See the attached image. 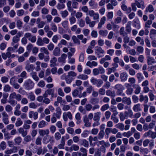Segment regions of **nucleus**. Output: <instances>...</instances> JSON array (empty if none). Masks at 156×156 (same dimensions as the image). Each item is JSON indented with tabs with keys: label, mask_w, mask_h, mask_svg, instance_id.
Returning <instances> with one entry per match:
<instances>
[{
	"label": "nucleus",
	"mask_w": 156,
	"mask_h": 156,
	"mask_svg": "<svg viewBox=\"0 0 156 156\" xmlns=\"http://www.w3.org/2000/svg\"><path fill=\"white\" fill-rule=\"evenodd\" d=\"M34 83L30 79H28L24 81L23 86L25 90H29L34 88Z\"/></svg>",
	"instance_id": "1"
},
{
	"label": "nucleus",
	"mask_w": 156,
	"mask_h": 156,
	"mask_svg": "<svg viewBox=\"0 0 156 156\" xmlns=\"http://www.w3.org/2000/svg\"><path fill=\"white\" fill-rule=\"evenodd\" d=\"M24 36L25 37L28 38V40L32 43H34L36 41L37 38L36 36L32 35L30 33L27 32L26 33Z\"/></svg>",
	"instance_id": "2"
},
{
	"label": "nucleus",
	"mask_w": 156,
	"mask_h": 156,
	"mask_svg": "<svg viewBox=\"0 0 156 156\" xmlns=\"http://www.w3.org/2000/svg\"><path fill=\"white\" fill-rule=\"evenodd\" d=\"M61 79L62 80L65 79L66 83L67 84L70 83L73 80V78L72 77H70L68 74L66 75L65 73L63 74L61 76Z\"/></svg>",
	"instance_id": "3"
},
{
	"label": "nucleus",
	"mask_w": 156,
	"mask_h": 156,
	"mask_svg": "<svg viewBox=\"0 0 156 156\" xmlns=\"http://www.w3.org/2000/svg\"><path fill=\"white\" fill-rule=\"evenodd\" d=\"M88 15L91 17H93L94 20H98L99 19V15L98 13H95L93 10H89Z\"/></svg>",
	"instance_id": "4"
},
{
	"label": "nucleus",
	"mask_w": 156,
	"mask_h": 156,
	"mask_svg": "<svg viewBox=\"0 0 156 156\" xmlns=\"http://www.w3.org/2000/svg\"><path fill=\"white\" fill-rule=\"evenodd\" d=\"M126 89V94L129 95H131L133 93V88L131 87L129 83H125V84Z\"/></svg>",
	"instance_id": "5"
},
{
	"label": "nucleus",
	"mask_w": 156,
	"mask_h": 156,
	"mask_svg": "<svg viewBox=\"0 0 156 156\" xmlns=\"http://www.w3.org/2000/svg\"><path fill=\"white\" fill-rule=\"evenodd\" d=\"M2 120L3 122L5 125L8 124L9 123V115L7 113L4 111L2 113Z\"/></svg>",
	"instance_id": "6"
},
{
	"label": "nucleus",
	"mask_w": 156,
	"mask_h": 156,
	"mask_svg": "<svg viewBox=\"0 0 156 156\" xmlns=\"http://www.w3.org/2000/svg\"><path fill=\"white\" fill-rule=\"evenodd\" d=\"M54 140H53V137L50 136H44L43 139V142L44 144H46L49 142H53Z\"/></svg>",
	"instance_id": "7"
},
{
	"label": "nucleus",
	"mask_w": 156,
	"mask_h": 156,
	"mask_svg": "<svg viewBox=\"0 0 156 156\" xmlns=\"http://www.w3.org/2000/svg\"><path fill=\"white\" fill-rule=\"evenodd\" d=\"M96 48V55L98 56V58L102 57V56L101 55V54H103L105 53V51L101 47L97 46Z\"/></svg>",
	"instance_id": "8"
},
{
	"label": "nucleus",
	"mask_w": 156,
	"mask_h": 156,
	"mask_svg": "<svg viewBox=\"0 0 156 156\" xmlns=\"http://www.w3.org/2000/svg\"><path fill=\"white\" fill-rule=\"evenodd\" d=\"M38 56L39 59L41 60H42L44 59V61L45 62H48L50 59L49 55L45 56L44 54L42 52L39 53Z\"/></svg>",
	"instance_id": "9"
},
{
	"label": "nucleus",
	"mask_w": 156,
	"mask_h": 156,
	"mask_svg": "<svg viewBox=\"0 0 156 156\" xmlns=\"http://www.w3.org/2000/svg\"><path fill=\"white\" fill-rule=\"evenodd\" d=\"M56 113H53V115L56 117L57 119H59L61 117L62 111L60 107H58L56 109Z\"/></svg>",
	"instance_id": "10"
},
{
	"label": "nucleus",
	"mask_w": 156,
	"mask_h": 156,
	"mask_svg": "<svg viewBox=\"0 0 156 156\" xmlns=\"http://www.w3.org/2000/svg\"><path fill=\"white\" fill-rule=\"evenodd\" d=\"M28 116L30 118H32L33 117L34 120L37 119L38 117V113L37 112H34V111L29 112Z\"/></svg>",
	"instance_id": "11"
},
{
	"label": "nucleus",
	"mask_w": 156,
	"mask_h": 156,
	"mask_svg": "<svg viewBox=\"0 0 156 156\" xmlns=\"http://www.w3.org/2000/svg\"><path fill=\"white\" fill-rule=\"evenodd\" d=\"M60 143V144L58 145V147H57L59 149H63L65 144L64 136H62V137Z\"/></svg>",
	"instance_id": "12"
},
{
	"label": "nucleus",
	"mask_w": 156,
	"mask_h": 156,
	"mask_svg": "<svg viewBox=\"0 0 156 156\" xmlns=\"http://www.w3.org/2000/svg\"><path fill=\"white\" fill-rule=\"evenodd\" d=\"M128 75L125 72H123L120 74V78L121 79V81L122 82L126 81L127 79Z\"/></svg>",
	"instance_id": "13"
},
{
	"label": "nucleus",
	"mask_w": 156,
	"mask_h": 156,
	"mask_svg": "<svg viewBox=\"0 0 156 156\" xmlns=\"http://www.w3.org/2000/svg\"><path fill=\"white\" fill-rule=\"evenodd\" d=\"M18 131L19 133L21 134L23 137H25L27 134V131L22 127L19 128L18 129Z\"/></svg>",
	"instance_id": "14"
},
{
	"label": "nucleus",
	"mask_w": 156,
	"mask_h": 156,
	"mask_svg": "<svg viewBox=\"0 0 156 156\" xmlns=\"http://www.w3.org/2000/svg\"><path fill=\"white\" fill-rule=\"evenodd\" d=\"M67 57V55L66 54H62L61 56L58 58V61L60 62L64 63L65 62V60Z\"/></svg>",
	"instance_id": "15"
},
{
	"label": "nucleus",
	"mask_w": 156,
	"mask_h": 156,
	"mask_svg": "<svg viewBox=\"0 0 156 156\" xmlns=\"http://www.w3.org/2000/svg\"><path fill=\"white\" fill-rule=\"evenodd\" d=\"M79 144L80 145L86 147H87L89 146L88 142L85 139L80 140Z\"/></svg>",
	"instance_id": "16"
},
{
	"label": "nucleus",
	"mask_w": 156,
	"mask_h": 156,
	"mask_svg": "<svg viewBox=\"0 0 156 156\" xmlns=\"http://www.w3.org/2000/svg\"><path fill=\"white\" fill-rule=\"evenodd\" d=\"M53 55L56 56H58L60 55V49L58 47L55 48L53 52Z\"/></svg>",
	"instance_id": "17"
},
{
	"label": "nucleus",
	"mask_w": 156,
	"mask_h": 156,
	"mask_svg": "<svg viewBox=\"0 0 156 156\" xmlns=\"http://www.w3.org/2000/svg\"><path fill=\"white\" fill-rule=\"evenodd\" d=\"M25 69L28 72L33 71L34 69V66L32 64H27L25 67Z\"/></svg>",
	"instance_id": "18"
},
{
	"label": "nucleus",
	"mask_w": 156,
	"mask_h": 156,
	"mask_svg": "<svg viewBox=\"0 0 156 156\" xmlns=\"http://www.w3.org/2000/svg\"><path fill=\"white\" fill-rule=\"evenodd\" d=\"M101 113L100 112H98L94 114L93 120L94 121H99L100 118V115Z\"/></svg>",
	"instance_id": "19"
},
{
	"label": "nucleus",
	"mask_w": 156,
	"mask_h": 156,
	"mask_svg": "<svg viewBox=\"0 0 156 156\" xmlns=\"http://www.w3.org/2000/svg\"><path fill=\"white\" fill-rule=\"evenodd\" d=\"M139 2L137 1H135V2L138 8H141L143 9L145 8V6L144 5V2L143 1H140L139 0Z\"/></svg>",
	"instance_id": "20"
},
{
	"label": "nucleus",
	"mask_w": 156,
	"mask_h": 156,
	"mask_svg": "<svg viewBox=\"0 0 156 156\" xmlns=\"http://www.w3.org/2000/svg\"><path fill=\"white\" fill-rule=\"evenodd\" d=\"M49 95H51V98L56 97V94H55L54 93L55 90L54 89H49L46 90Z\"/></svg>",
	"instance_id": "21"
},
{
	"label": "nucleus",
	"mask_w": 156,
	"mask_h": 156,
	"mask_svg": "<svg viewBox=\"0 0 156 156\" xmlns=\"http://www.w3.org/2000/svg\"><path fill=\"white\" fill-rule=\"evenodd\" d=\"M132 22L129 21L128 22L126 27V31L128 33H130L131 30V25Z\"/></svg>",
	"instance_id": "22"
},
{
	"label": "nucleus",
	"mask_w": 156,
	"mask_h": 156,
	"mask_svg": "<svg viewBox=\"0 0 156 156\" xmlns=\"http://www.w3.org/2000/svg\"><path fill=\"white\" fill-rule=\"evenodd\" d=\"M122 102L125 103L127 105H130L131 104V99L130 98H128L126 97L123 98Z\"/></svg>",
	"instance_id": "23"
},
{
	"label": "nucleus",
	"mask_w": 156,
	"mask_h": 156,
	"mask_svg": "<svg viewBox=\"0 0 156 156\" xmlns=\"http://www.w3.org/2000/svg\"><path fill=\"white\" fill-rule=\"evenodd\" d=\"M30 75L33 80L36 81L37 82L39 80V79L36 72H32L30 73Z\"/></svg>",
	"instance_id": "24"
},
{
	"label": "nucleus",
	"mask_w": 156,
	"mask_h": 156,
	"mask_svg": "<svg viewBox=\"0 0 156 156\" xmlns=\"http://www.w3.org/2000/svg\"><path fill=\"white\" fill-rule=\"evenodd\" d=\"M17 151V147H14L12 149L7 150L5 151V153L7 154H11L13 152H16Z\"/></svg>",
	"instance_id": "25"
},
{
	"label": "nucleus",
	"mask_w": 156,
	"mask_h": 156,
	"mask_svg": "<svg viewBox=\"0 0 156 156\" xmlns=\"http://www.w3.org/2000/svg\"><path fill=\"white\" fill-rule=\"evenodd\" d=\"M106 95L108 96H110L114 98L116 95L115 92L114 91H112L110 90H107L106 91Z\"/></svg>",
	"instance_id": "26"
},
{
	"label": "nucleus",
	"mask_w": 156,
	"mask_h": 156,
	"mask_svg": "<svg viewBox=\"0 0 156 156\" xmlns=\"http://www.w3.org/2000/svg\"><path fill=\"white\" fill-rule=\"evenodd\" d=\"M80 149L79 147L75 144H73L70 147V152L74 151H78Z\"/></svg>",
	"instance_id": "27"
},
{
	"label": "nucleus",
	"mask_w": 156,
	"mask_h": 156,
	"mask_svg": "<svg viewBox=\"0 0 156 156\" xmlns=\"http://www.w3.org/2000/svg\"><path fill=\"white\" fill-rule=\"evenodd\" d=\"M133 26L137 29L140 28V23L139 20L135 19L133 20Z\"/></svg>",
	"instance_id": "28"
},
{
	"label": "nucleus",
	"mask_w": 156,
	"mask_h": 156,
	"mask_svg": "<svg viewBox=\"0 0 156 156\" xmlns=\"http://www.w3.org/2000/svg\"><path fill=\"white\" fill-rule=\"evenodd\" d=\"M39 133L40 135L43 136L45 135H48L49 133V130L48 129L39 130Z\"/></svg>",
	"instance_id": "29"
},
{
	"label": "nucleus",
	"mask_w": 156,
	"mask_h": 156,
	"mask_svg": "<svg viewBox=\"0 0 156 156\" xmlns=\"http://www.w3.org/2000/svg\"><path fill=\"white\" fill-rule=\"evenodd\" d=\"M121 8L122 10L125 11H126L128 13H129L131 11V7L127 8V6L125 4H122L121 6Z\"/></svg>",
	"instance_id": "30"
},
{
	"label": "nucleus",
	"mask_w": 156,
	"mask_h": 156,
	"mask_svg": "<svg viewBox=\"0 0 156 156\" xmlns=\"http://www.w3.org/2000/svg\"><path fill=\"white\" fill-rule=\"evenodd\" d=\"M124 114L126 117H128L129 116L130 118L132 117L133 114V111L130 109H128V111H125Z\"/></svg>",
	"instance_id": "31"
},
{
	"label": "nucleus",
	"mask_w": 156,
	"mask_h": 156,
	"mask_svg": "<svg viewBox=\"0 0 156 156\" xmlns=\"http://www.w3.org/2000/svg\"><path fill=\"white\" fill-rule=\"evenodd\" d=\"M133 87L135 89L134 90V93L136 94H139L140 91V87L136 84L133 85Z\"/></svg>",
	"instance_id": "32"
},
{
	"label": "nucleus",
	"mask_w": 156,
	"mask_h": 156,
	"mask_svg": "<svg viewBox=\"0 0 156 156\" xmlns=\"http://www.w3.org/2000/svg\"><path fill=\"white\" fill-rule=\"evenodd\" d=\"M147 135L148 136L153 139L155 138L156 137V133L152 132L151 131H149Z\"/></svg>",
	"instance_id": "33"
},
{
	"label": "nucleus",
	"mask_w": 156,
	"mask_h": 156,
	"mask_svg": "<svg viewBox=\"0 0 156 156\" xmlns=\"http://www.w3.org/2000/svg\"><path fill=\"white\" fill-rule=\"evenodd\" d=\"M57 61V59L55 57L52 58L50 61V66L51 67H54L56 65V63Z\"/></svg>",
	"instance_id": "34"
},
{
	"label": "nucleus",
	"mask_w": 156,
	"mask_h": 156,
	"mask_svg": "<svg viewBox=\"0 0 156 156\" xmlns=\"http://www.w3.org/2000/svg\"><path fill=\"white\" fill-rule=\"evenodd\" d=\"M75 118L77 120L76 123L77 124H79L81 122V117L80 114L79 112L77 113L75 115Z\"/></svg>",
	"instance_id": "35"
},
{
	"label": "nucleus",
	"mask_w": 156,
	"mask_h": 156,
	"mask_svg": "<svg viewBox=\"0 0 156 156\" xmlns=\"http://www.w3.org/2000/svg\"><path fill=\"white\" fill-rule=\"evenodd\" d=\"M105 133L104 130H100L99 133H98L97 136L99 140L102 139L105 135Z\"/></svg>",
	"instance_id": "36"
},
{
	"label": "nucleus",
	"mask_w": 156,
	"mask_h": 156,
	"mask_svg": "<svg viewBox=\"0 0 156 156\" xmlns=\"http://www.w3.org/2000/svg\"><path fill=\"white\" fill-rule=\"evenodd\" d=\"M90 102L93 105L97 104L99 103V99L97 98H92L90 100Z\"/></svg>",
	"instance_id": "37"
},
{
	"label": "nucleus",
	"mask_w": 156,
	"mask_h": 156,
	"mask_svg": "<svg viewBox=\"0 0 156 156\" xmlns=\"http://www.w3.org/2000/svg\"><path fill=\"white\" fill-rule=\"evenodd\" d=\"M119 32L120 35L123 37L127 35V33L124 31V27H122L120 28Z\"/></svg>",
	"instance_id": "38"
},
{
	"label": "nucleus",
	"mask_w": 156,
	"mask_h": 156,
	"mask_svg": "<svg viewBox=\"0 0 156 156\" xmlns=\"http://www.w3.org/2000/svg\"><path fill=\"white\" fill-rule=\"evenodd\" d=\"M21 35L20 34H17L16 36H14L12 39V41L14 43H17L20 40V37Z\"/></svg>",
	"instance_id": "39"
},
{
	"label": "nucleus",
	"mask_w": 156,
	"mask_h": 156,
	"mask_svg": "<svg viewBox=\"0 0 156 156\" xmlns=\"http://www.w3.org/2000/svg\"><path fill=\"white\" fill-rule=\"evenodd\" d=\"M27 98L30 99V101H33L35 100V96L34 94L32 92L29 93L28 95Z\"/></svg>",
	"instance_id": "40"
},
{
	"label": "nucleus",
	"mask_w": 156,
	"mask_h": 156,
	"mask_svg": "<svg viewBox=\"0 0 156 156\" xmlns=\"http://www.w3.org/2000/svg\"><path fill=\"white\" fill-rule=\"evenodd\" d=\"M140 105L139 104H137L134 105L133 107V109L135 112H139L141 110L140 107Z\"/></svg>",
	"instance_id": "41"
},
{
	"label": "nucleus",
	"mask_w": 156,
	"mask_h": 156,
	"mask_svg": "<svg viewBox=\"0 0 156 156\" xmlns=\"http://www.w3.org/2000/svg\"><path fill=\"white\" fill-rule=\"evenodd\" d=\"M114 88L117 90H119L120 91L123 90H124V87L121 84H117L115 86Z\"/></svg>",
	"instance_id": "42"
},
{
	"label": "nucleus",
	"mask_w": 156,
	"mask_h": 156,
	"mask_svg": "<svg viewBox=\"0 0 156 156\" xmlns=\"http://www.w3.org/2000/svg\"><path fill=\"white\" fill-rule=\"evenodd\" d=\"M88 78V76L84 74H80L77 77L78 79L83 80H87Z\"/></svg>",
	"instance_id": "43"
},
{
	"label": "nucleus",
	"mask_w": 156,
	"mask_h": 156,
	"mask_svg": "<svg viewBox=\"0 0 156 156\" xmlns=\"http://www.w3.org/2000/svg\"><path fill=\"white\" fill-rule=\"evenodd\" d=\"M94 90L93 87L90 85L88 86L86 89V92L89 94H90Z\"/></svg>",
	"instance_id": "44"
},
{
	"label": "nucleus",
	"mask_w": 156,
	"mask_h": 156,
	"mask_svg": "<svg viewBox=\"0 0 156 156\" xmlns=\"http://www.w3.org/2000/svg\"><path fill=\"white\" fill-rule=\"evenodd\" d=\"M109 108L108 104H106L102 106L101 108V110L102 112H104L108 110Z\"/></svg>",
	"instance_id": "45"
},
{
	"label": "nucleus",
	"mask_w": 156,
	"mask_h": 156,
	"mask_svg": "<svg viewBox=\"0 0 156 156\" xmlns=\"http://www.w3.org/2000/svg\"><path fill=\"white\" fill-rule=\"evenodd\" d=\"M40 51L45 54L48 55L49 54V52L47 48L44 47H43L40 48Z\"/></svg>",
	"instance_id": "46"
},
{
	"label": "nucleus",
	"mask_w": 156,
	"mask_h": 156,
	"mask_svg": "<svg viewBox=\"0 0 156 156\" xmlns=\"http://www.w3.org/2000/svg\"><path fill=\"white\" fill-rule=\"evenodd\" d=\"M99 144L101 146H105V147H108L110 146V144L108 142H105L104 140H101L99 141Z\"/></svg>",
	"instance_id": "47"
},
{
	"label": "nucleus",
	"mask_w": 156,
	"mask_h": 156,
	"mask_svg": "<svg viewBox=\"0 0 156 156\" xmlns=\"http://www.w3.org/2000/svg\"><path fill=\"white\" fill-rule=\"evenodd\" d=\"M115 127L121 130H123L124 129V126L123 124L121 123H119L116 124Z\"/></svg>",
	"instance_id": "48"
},
{
	"label": "nucleus",
	"mask_w": 156,
	"mask_h": 156,
	"mask_svg": "<svg viewBox=\"0 0 156 156\" xmlns=\"http://www.w3.org/2000/svg\"><path fill=\"white\" fill-rule=\"evenodd\" d=\"M111 23L112 25L113 30L116 31L118 30L119 27L118 25L115 24L116 23H114L113 22H112Z\"/></svg>",
	"instance_id": "49"
},
{
	"label": "nucleus",
	"mask_w": 156,
	"mask_h": 156,
	"mask_svg": "<svg viewBox=\"0 0 156 156\" xmlns=\"http://www.w3.org/2000/svg\"><path fill=\"white\" fill-rule=\"evenodd\" d=\"M23 121L21 120L20 118H18L15 123V126L16 127L20 126L23 124Z\"/></svg>",
	"instance_id": "50"
},
{
	"label": "nucleus",
	"mask_w": 156,
	"mask_h": 156,
	"mask_svg": "<svg viewBox=\"0 0 156 156\" xmlns=\"http://www.w3.org/2000/svg\"><path fill=\"white\" fill-rule=\"evenodd\" d=\"M46 125V122L44 120H42L39 122L38 127L39 128H42L44 127Z\"/></svg>",
	"instance_id": "51"
},
{
	"label": "nucleus",
	"mask_w": 156,
	"mask_h": 156,
	"mask_svg": "<svg viewBox=\"0 0 156 156\" xmlns=\"http://www.w3.org/2000/svg\"><path fill=\"white\" fill-rule=\"evenodd\" d=\"M81 9L83 12L86 13V15H88L89 11L88 7L86 6H84L81 7Z\"/></svg>",
	"instance_id": "52"
},
{
	"label": "nucleus",
	"mask_w": 156,
	"mask_h": 156,
	"mask_svg": "<svg viewBox=\"0 0 156 156\" xmlns=\"http://www.w3.org/2000/svg\"><path fill=\"white\" fill-rule=\"evenodd\" d=\"M42 138L40 136H38L36 138L35 140V144L37 145H41L42 144Z\"/></svg>",
	"instance_id": "53"
},
{
	"label": "nucleus",
	"mask_w": 156,
	"mask_h": 156,
	"mask_svg": "<svg viewBox=\"0 0 156 156\" xmlns=\"http://www.w3.org/2000/svg\"><path fill=\"white\" fill-rule=\"evenodd\" d=\"M11 87L9 85L6 84L5 85L3 88V90L5 92H9L11 90Z\"/></svg>",
	"instance_id": "54"
},
{
	"label": "nucleus",
	"mask_w": 156,
	"mask_h": 156,
	"mask_svg": "<svg viewBox=\"0 0 156 156\" xmlns=\"http://www.w3.org/2000/svg\"><path fill=\"white\" fill-rule=\"evenodd\" d=\"M22 140V138L20 136H18L14 139L15 143L18 145H19L20 144Z\"/></svg>",
	"instance_id": "55"
},
{
	"label": "nucleus",
	"mask_w": 156,
	"mask_h": 156,
	"mask_svg": "<svg viewBox=\"0 0 156 156\" xmlns=\"http://www.w3.org/2000/svg\"><path fill=\"white\" fill-rule=\"evenodd\" d=\"M8 102L12 106H14L17 104V101L13 99H9Z\"/></svg>",
	"instance_id": "56"
},
{
	"label": "nucleus",
	"mask_w": 156,
	"mask_h": 156,
	"mask_svg": "<svg viewBox=\"0 0 156 156\" xmlns=\"http://www.w3.org/2000/svg\"><path fill=\"white\" fill-rule=\"evenodd\" d=\"M37 44L39 46H43L44 44L43 39L40 37L38 38L37 41Z\"/></svg>",
	"instance_id": "57"
},
{
	"label": "nucleus",
	"mask_w": 156,
	"mask_h": 156,
	"mask_svg": "<svg viewBox=\"0 0 156 156\" xmlns=\"http://www.w3.org/2000/svg\"><path fill=\"white\" fill-rule=\"evenodd\" d=\"M54 136L55 140L58 141L60 139L61 135L60 133L57 132L55 133Z\"/></svg>",
	"instance_id": "58"
},
{
	"label": "nucleus",
	"mask_w": 156,
	"mask_h": 156,
	"mask_svg": "<svg viewBox=\"0 0 156 156\" xmlns=\"http://www.w3.org/2000/svg\"><path fill=\"white\" fill-rule=\"evenodd\" d=\"M51 29L54 32H56L57 31V28L56 24L54 23H52L51 24Z\"/></svg>",
	"instance_id": "59"
},
{
	"label": "nucleus",
	"mask_w": 156,
	"mask_h": 156,
	"mask_svg": "<svg viewBox=\"0 0 156 156\" xmlns=\"http://www.w3.org/2000/svg\"><path fill=\"white\" fill-rule=\"evenodd\" d=\"M80 151L81 152H82L83 153V154L82 156H87V151L86 149L84 147H81L80 149Z\"/></svg>",
	"instance_id": "60"
},
{
	"label": "nucleus",
	"mask_w": 156,
	"mask_h": 156,
	"mask_svg": "<svg viewBox=\"0 0 156 156\" xmlns=\"http://www.w3.org/2000/svg\"><path fill=\"white\" fill-rule=\"evenodd\" d=\"M60 13L62 17L65 18L68 15L69 13L67 10H65L61 11Z\"/></svg>",
	"instance_id": "61"
},
{
	"label": "nucleus",
	"mask_w": 156,
	"mask_h": 156,
	"mask_svg": "<svg viewBox=\"0 0 156 156\" xmlns=\"http://www.w3.org/2000/svg\"><path fill=\"white\" fill-rule=\"evenodd\" d=\"M6 148V143L4 141L1 142L0 144V149L2 150H5Z\"/></svg>",
	"instance_id": "62"
},
{
	"label": "nucleus",
	"mask_w": 156,
	"mask_h": 156,
	"mask_svg": "<svg viewBox=\"0 0 156 156\" xmlns=\"http://www.w3.org/2000/svg\"><path fill=\"white\" fill-rule=\"evenodd\" d=\"M5 111L7 112H11L13 109L12 107L9 105H6L5 107Z\"/></svg>",
	"instance_id": "63"
},
{
	"label": "nucleus",
	"mask_w": 156,
	"mask_h": 156,
	"mask_svg": "<svg viewBox=\"0 0 156 156\" xmlns=\"http://www.w3.org/2000/svg\"><path fill=\"white\" fill-rule=\"evenodd\" d=\"M98 92L100 95L103 96L105 95L106 92L105 89L103 87L100 88Z\"/></svg>",
	"instance_id": "64"
}]
</instances>
